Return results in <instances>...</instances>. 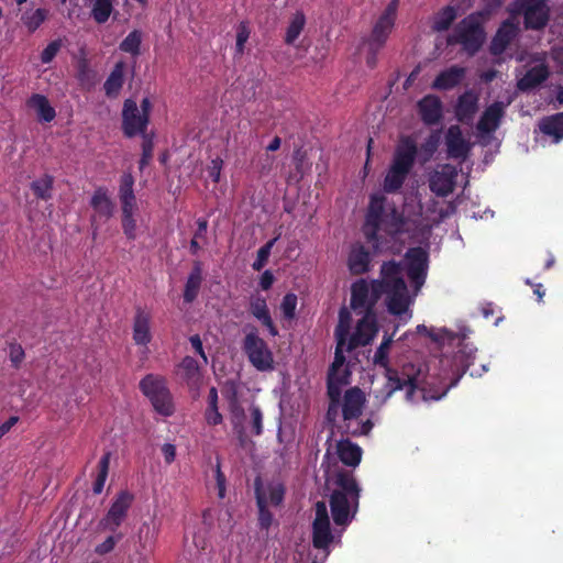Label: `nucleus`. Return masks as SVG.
<instances>
[{
    "instance_id": "bf43d9fd",
    "label": "nucleus",
    "mask_w": 563,
    "mask_h": 563,
    "mask_svg": "<svg viewBox=\"0 0 563 563\" xmlns=\"http://www.w3.org/2000/svg\"><path fill=\"white\" fill-rule=\"evenodd\" d=\"M122 538H123V534L121 532L117 533V534L109 536L103 542L96 545L95 553H97L98 555H106V554L112 552L113 549L115 548L117 543Z\"/></svg>"
},
{
    "instance_id": "69168bd1",
    "label": "nucleus",
    "mask_w": 563,
    "mask_h": 563,
    "mask_svg": "<svg viewBox=\"0 0 563 563\" xmlns=\"http://www.w3.org/2000/svg\"><path fill=\"white\" fill-rule=\"evenodd\" d=\"M252 431L254 435H261L263 433V413L257 406H252Z\"/></svg>"
},
{
    "instance_id": "3c124183",
    "label": "nucleus",
    "mask_w": 563,
    "mask_h": 563,
    "mask_svg": "<svg viewBox=\"0 0 563 563\" xmlns=\"http://www.w3.org/2000/svg\"><path fill=\"white\" fill-rule=\"evenodd\" d=\"M112 9L111 0H96L91 9V16L99 24L106 23Z\"/></svg>"
},
{
    "instance_id": "4c0bfd02",
    "label": "nucleus",
    "mask_w": 563,
    "mask_h": 563,
    "mask_svg": "<svg viewBox=\"0 0 563 563\" xmlns=\"http://www.w3.org/2000/svg\"><path fill=\"white\" fill-rule=\"evenodd\" d=\"M350 372L343 371L342 376H328L327 378V396L329 402L342 401V386L349 384Z\"/></svg>"
},
{
    "instance_id": "052dcab7",
    "label": "nucleus",
    "mask_w": 563,
    "mask_h": 563,
    "mask_svg": "<svg viewBox=\"0 0 563 563\" xmlns=\"http://www.w3.org/2000/svg\"><path fill=\"white\" fill-rule=\"evenodd\" d=\"M383 223H369L368 221H365L363 232L365 235V239L368 243H372L375 249H378L379 246V230L382 228Z\"/></svg>"
},
{
    "instance_id": "b1692460",
    "label": "nucleus",
    "mask_w": 563,
    "mask_h": 563,
    "mask_svg": "<svg viewBox=\"0 0 563 563\" xmlns=\"http://www.w3.org/2000/svg\"><path fill=\"white\" fill-rule=\"evenodd\" d=\"M518 33V26L510 19L505 20L494 35L489 51L493 55L503 54L509 44L515 40Z\"/></svg>"
},
{
    "instance_id": "e2e57ef3",
    "label": "nucleus",
    "mask_w": 563,
    "mask_h": 563,
    "mask_svg": "<svg viewBox=\"0 0 563 563\" xmlns=\"http://www.w3.org/2000/svg\"><path fill=\"white\" fill-rule=\"evenodd\" d=\"M250 29L246 22H241L236 29V44L235 51L238 54L242 55L244 52L245 43L250 37Z\"/></svg>"
},
{
    "instance_id": "338daca9",
    "label": "nucleus",
    "mask_w": 563,
    "mask_h": 563,
    "mask_svg": "<svg viewBox=\"0 0 563 563\" xmlns=\"http://www.w3.org/2000/svg\"><path fill=\"white\" fill-rule=\"evenodd\" d=\"M24 350L18 343H11L9 349V357L13 367L19 368L20 364L24 360Z\"/></svg>"
},
{
    "instance_id": "c9c22d12",
    "label": "nucleus",
    "mask_w": 563,
    "mask_h": 563,
    "mask_svg": "<svg viewBox=\"0 0 563 563\" xmlns=\"http://www.w3.org/2000/svg\"><path fill=\"white\" fill-rule=\"evenodd\" d=\"M540 131L553 137L555 142L563 139V112L544 117L539 123Z\"/></svg>"
},
{
    "instance_id": "ddd939ff",
    "label": "nucleus",
    "mask_w": 563,
    "mask_h": 563,
    "mask_svg": "<svg viewBox=\"0 0 563 563\" xmlns=\"http://www.w3.org/2000/svg\"><path fill=\"white\" fill-rule=\"evenodd\" d=\"M548 0H518V7L523 13V24L527 30H542L550 19Z\"/></svg>"
},
{
    "instance_id": "5fc2aeb1",
    "label": "nucleus",
    "mask_w": 563,
    "mask_h": 563,
    "mask_svg": "<svg viewBox=\"0 0 563 563\" xmlns=\"http://www.w3.org/2000/svg\"><path fill=\"white\" fill-rule=\"evenodd\" d=\"M139 542L140 547L145 551H152L156 541V534L151 530L147 523H143L139 529Z\"/></svg>"
},
{
    "instance_id": "f704fd0d",
    "label": "nucleus",
    "mask_w": 563,
    "mask_h": 563,
    "mask_svg": "<svg viewBox=\"0 0 563 563\" xmlns=\"http://www.w3.org/2000/svg\"><path fill=\"white\" fill-rule=\"evenodd\" d=\"M27 107L34 109L42 122H52L56 117L55 109L49 104L48 99L40 93L32 95L26 102Z\"/></svg>"
},
{
    "instance_id": "f03ea898",
    "label": "nucleus",
    "mask_w": 563,
    "mask_h": 563,
    "mask_svg": "<svg viewBox=\"0 0 563 563\" xmlns=\"http://www.w3.org/2000/svg\"><path fill=\"white\" fill-rule=\"evenodd\" d=\"M391 343L393 334H385L373 357L374 364L385 371L386 383L384 385L385 396L383 397V402L398 390H406V398L409 401L413 400L417 390L421 391L424 399V393L432 391L426 387L427 382L421 365L405 363L401 367L390 366L388 353Z\"/></svg>"
},
{
    "instance_id": "0e129e2a",
    "label": "nucleus",
    "mask_w": 563,
    "mask_h": 563,
    "mask_svg": "<svg viewBox=\"0 0 563 563\" xmlns=\"http://www.w3.org/2000/svg\"><path fill=\"white\" fill-rule=\"evenodd\" d=\"M505 0H483V8L475 15L487 19L496 13L503 5Z\"/></svg>"
},
{
    "instance_id": "c85d7f7f",
    "label": "nucleus",
    "mask_w": 563,
    "mask_h": 563,
    "mask_svg": "<svg viewBox=\"0 0 563 563\" xmlns=\"http://www.w3.org/2000/svg\"><path fill=\"white\" fill-rule=\"evenodd\" d=\"M369 285L365 279H358L351 286V308L354 311L368 312L374 311L369 309L371 302Z\"/></svg>"
},
{
    "instance_id": "4d7b16f0",
    "label": "nucleus",
    "mask_w": 563,
    "mask_h": 563,
    "mask_svg": "<svg viewBox=\"0 0 563 563\" xmlns=\"http://www.w3.org/2000/svg\"><path fill=\"white\" fill-rule=\"evenodd\" d=\"M229 407L232 415V421L243 422L245 413L243 407L240 405L238 397H236V390L234 385L232 384V394L230 396L229 400Z\"/></svg>"
},
{
    "instance_id": "6e6d98bb",
    "label": "nucleus",
    "mask_w": 563,
    "mask_h": 563,
    "mask_svg": "<svg viewBox=\"0 0 563 563\" xmlns=\"http://www.w3.org/2000/svg\"><path fill=\"white\" fill-rule=\"evenodd\" d=\"M344 340L340 339L335 349L334 360L329 368L328 376H342L341 368L345 363V356L342 351Z\"/></svg>"
},
{
    "instance_id": "1a4fd4ad",
    "label": "nucleus",
    "mask_w": 563,
    "mask_h": 563,
    "mask_svg": "<svg viewBox=\"0 0 563 563\" xmlns=\"http://www.w3.org/2000/svg\"><path fill=\"white\" fill-rule=\"evenodd\" d=\"M242 349L247 355L250 363L261 372L273 368V353L267 343L258 336L257 330L253 329L244 336Z\"/></svg>"
},
{
    "instance_id": "de8ad7c7",
    "label": "nucleus",
    "mask_w": 563,
    "mask_h": 563,
    "mask_svg": "<svg viewBox=\"0 0 563 563\" xmlns=\"http://www.w3.org/2000/svg\"><path fill=\"white\" fill-rule=\"evenodd\" d=\"M76 70V78L81 87L90 88L95 85L96 73L90 68L89 62L86 58L78 60Z\"/></svg>"
},
{
    "instance_id": "4468645a",
    "label": "nucleus",
    "mask_w": 563,
    "mask_h": 563,
    "mask_svg": "<svg viewBox=\"0 0 563 563\" xmlns=\"http://www.w3.org/2000/svg\"><path fill=\"white\" fill-rule=\"evenodd\" d=\"M333 541L330 520L324 501L316 504V518L312 522V544L318 550L327 549Z\"/></svg>"
},
{
    "instance_id": "20e7f679",
    "label": "nucleus",
    "mask_w": 563,
    "mask_h": 563,
    "mask_svg": "<svg viewBox=\"0 0 563 563\" xmlns=\"http://www.w3.org/2000/svg\"><path fill=\"white\" fill-rule=\"evenodd\" d=\"M336 489L330 495V509L336 526H346L357 512L361 487L349 471H340L335 476Z\"/></svg>"
},
{
    "instance_id": "aec40b11",
    "label": "nucleus",
    "mask_w": 563,
    "mask_h": 563,
    "mask_svg": "<svg viewBox=\"0 0 563 563\" xmlns=\"http://www.w3.org/2000/svg\"><path fill=\"white\" fill-rule=\"evenodd\" d=\"M152 313L142 307L135 308L132 338L136 345L146 346L152 341Z\"/></svg>"
},
{
    "instance_id": "2f4dec72",
    "label": "nucleus",
    "mask_w": 563,
    "mask_h": 563,
    "mask_svg": "<svg viewBox=\"0 0 563 563\" xmlns=\"http://www.w3.org/2000/svg\"><path fill=\"white\" fill-rule=\"evenodd\" d=\"M134 177L130 172H124L120 177L119 200L121 209L137 208L136 196L134 194Z\"/></svg>"
},
{
    "instance_id": "c03bdc74",
    "label": "nucleus",
    "mask_w": 563,
    "mask_h": 563,
    "mask_svg": "<svg viewBox=\"0 0 563 563\" xmlns=\"http://www.w3.org/2000/svg\"><path fill=\"white\" fill-rule=\"evenodd\" d=\"M385 210V197L384 196H377L373 195L371 197L367 212L365 216V221H368L369 223H373L376 225V223H383V214Z\"/></svg>"
},
{
    "instance_id": "423d86ee",
    "label": "nucleus",
    "mask_w": 563,
    "mask_h": 563,
    "mask_svg": "<svg viewBox=\"0 0 563 563\" xmlns=\"http://www.w3.org/2000/svg\"><path fill=\"white\" fill-rule=\"evenodd\" d=\"M398 5L399 0H390L364 41L367 45L366 65L372 69L376 67L378 53L384 48L394 30Z\"/></svg>"
},
{
    "instance_id": "774afa93",
    "label": "nucleus",
    "mask_w": 563,
    "mask_h": 563,
    "mask_svg": "<svg viewBox=\"0 0 563 563\" xmlns=\"http://www.w3.org/2000/svg\"><path fill=\"white\" fill-rule=\"evenodd\" d=\"M269 503L273 506H278L284 500L285 488L282 484L271 485L268 487Z\"/></svg>"
},
{
    "instance_id": "a878e982",
    "label": "nucleus",
    "mask_w": 563,
    "mask_h": 563,
    "mask_svg": "<svg viewBox=\"0 0 563 563\" xmlns=\"http://www.w3.org/2000/svg\"><path fill=\"white\" fill-rule=\"evenodd\" d=\"M549 66L545 63H540L529 68L526 74L520 79H518L517 88L522 92L531 91L542 85L549 78Z\"/></svg>"
},
{
    "instance_id": "a18cd8bd",
    "label": "nucleus",
    "mask_w": 563,
    "mask_h": 563,
    "mask_svg": "<svg viewBox=\"0 0 563 563\" xmlns=\"http://www.w3.org/2000/svg\"><path fill=\"white\" fill-rule=\"evenodd\" d=\"M137 208L121 209V225L124 235L128 240L134 241L136 239V220L135 211Z\"/></svg>"
},
{
    "instance_id": "8fccbe9b",
    "label": "nucleus",
    "mask_w": 563,
    "mask_h": 563,
    "mask_svg": "<svg viewBox=\"0 0 563 563\" xmlns=\"http://www.w3.org/2000/svg\"><path fill=\"white\" fill-rule=\"evenodd\" d=\"M47 18V10L38 8L31 13H24L22 21L30 33L35 32Z\"/></svg>"
},
{
    "instance_id": "ea45409f",
    "label": "nucleus",
    "mask_w": 563,
    "mask_h": 563,
    "mask_svg": "<svg viewBox=\"0 0 563 563\" xmlns=\"http://www.w3.org/2000/svg\"><path fill=\"white\" fill-rule=\"evenodd\" d=\"M408 175H409L408 173L390 165V167L384 178V181H383V188H384L385 192L395 194L398 190H400V188L405 184Z\"/></svg>"
},
{
    "instance_id": "7c9ffc66",
    "label": "nucleus",
    "mask_w": 563,
    "mask_h": 563,
    "mask_svg": "<svg viewBox=\"0 0 563 563\" xmlns=\"http://www.w3.org/2000/svg\"><path fill=\"white\" fill-rule=\"evenodd\" d=\"M362 449L349 439H342L336 443V455L346 466L356 467L362 460Z\"/></svg>"
},
{
    "instance_id": "5701e85b",
    "label": "nucleus",
    "mask_w": 563,
    "mask_h": 563,
    "mask_svg": "<svg viewBox=\"0 0 563 563\" xmlns=\"http://www.w3.org/2000/svg\"><path fill=\"white\" fill-rule=\"evenodd\" d=\"M372 256L369 251L361 243L351 246L347 256V267L352 275H363L369 272Z\"/></svg>"
},
{
    "instance_id": "09e8293b",
    "label": "nucleus",
    "mask_w": 563,
    "mask_h": 563,
    "mask_svg": "<svg viewBox=\"0 0 563 563\" xmlns=\"http://www.w3.org/2000/svg\"><path fill=\"white\" fill-rule=\"evenodd\" d=\"M142 43V32L133 30L120 43L119 48L124 53H129L132 56L140 55V48Z\"/></svg>"
},
{
    "instance_id": "37998d69",
    "label": "nucleus",
    "mask_w": 563,
    "mask_h": 563,
    "mask_svg": "<svg viewBox=\"0 0 563 563\" xmlns=\"http://www.w3.org/2000/svg\"><path fill=\"white\" fill-rule=\"evenodd\" d=\"M53 186L54 177L45 174L31 183V190L37 199L46 201L52 198Z\"/></svg>"
},
{
    "instance_id": "412c9836",
    "label": "nucleus",
    "mask_w": 563,
    "mask_h": 563,
    "mask_svg": "<svg viewBox=\"0 0 563 563\" xmlns=\"http://www.w3.org/2000/svg\"><path fill=\"white\" fill-rule=\"evenodd\" d=\"M478 111V95L468 89L459 96L454 107V114L459 122L468 124Z\"/></svg>"
},
{
    "instance_id": "dca6fc26",
    "label": "nucleus",
    "mask_w": 563,
    "mask_h": 563,
    "mask_svg": "<svg viewBox=\"0 0 563 563\" xmlns=\"http://www.w3.org/2000/svg\"><path fill=\"white\" fill-rule=\"evenodd\" d=\"M456 176L457 170L453 165H442L439 170L430 175V190L438 197H446L454 190Z\"/></svg>"
},
{
    "instance_id": "a19ab883",
    "label": "nucleus",
    "mask_w": 563,
    "mask_h": 563,
    "mask_svg": "<svg viewBox=\"0 0 563 563\" xmlns=\"http://www.w3.org/2000/svg\"><path fill=\"white\" fill-rule=\"evenodd\" d=\"M457 16L456 9L452 5H446L435 13L432 22V30L435 32H444L450 29L452 23Z\"/></svg>"
},
{
    "instance_id": "2eb2a0df",
    "label": "nucleus",
    "mask_w": 563,
    "mask_h": 563,
    "mask_svg": "<svg viewBox=\"0 0 563 563\" xmlns=\"http://www.w3.org/2000/svg\"><path fill=\"white\" fill-rule=\"evenodd\" d=\"M362 313L363 317L357 322L355 331L350 338L347 351L369 344L378 331L375 311Z\"/></svg>"
},
{
    "instance_id": "f257e3e1",
    "label": "nucleus",
    "mask_w": 563,
    "mask_h": 563,
    "mask_svg": "<svg viewBox=\"0 0 563 563\" xmlns=\"http://www.w3.org/2000/svg\"><path fill=\"white\" fill-rule=\"evenodd\" d=\"M417 332L427 335L440 346L449 345L456 347L452 358L443 356L440 361L443 367L450 365V382L433 393H424V400H439L444 397L451 388L459 384L460 379L468 369L470 375L473 377H481L488 371L486 364H479L478 367H475V353L477 349L468 342L465 332L454 333L445 328L434 330L429 329L424 324L417 325Z\"/></svg>"
},
{
    "instance_id": "7ed1b4c3",
    "label": "nucleus",
    "mask_w": 563,
    "mask_h": 563,
    "mask_svg": "<svg viewBox=\"0 0 563 563\" xmlns=\"http://www.w3.org/2000/svg\"><path fill=\"white\" fill-rule=\"evenodd\" d=\"M369 285V309H375L377 301L385 294L386 305L391 314L405 313L409 306L406 282L402 278L401 264L396 261L384 262L380 267V279H374Z\"/></svg>"
},
{
    "instance_id": "6e6552de",
    "label": "nucleus",
    "mask_w": 563,
    "mask_h": 563,
    "mask_svg": "<svg viewBox=\"0 0 563 563\" xmlns=\"http://www.w3.org/2000/svg\"><path fill=\"white\" fill-rule=\"evenodd\" d=\"M485 31L474 13L464 18L455 26L454 33L448 37V44H460L470 55H475L483 46Z\"/></svg>"
},
{
    "instance_id": "39448f33",
    "label": "nucleus",
    "mask_w": 563,
    "mask_h": 563,
    "mask_svg": "<svg viewBox=\"0 0 563 563\" xmlns=\"http://www.w3.org/2000/svg\"><path fill=\"white\" fill-rule=\"evenodd\" d=\"M365 394L360 387H351L345 390L341 401L342 424L338 430L345 435L361 437L367 435L372 431L374 423L371 419L358 422L365 405Z\"/></svg>"
},
{
    "instance_id": "cd10ccee",
    "label": "nucleus",
    "mask_w": 563,
    "mask_h": 563,
    "mask_svg": "<svg viewBox=\"0 0 563 563\" xmlns=\"http://www.w3.org/2000/svg\"><path fill=\"white\" fill-rule=\"evenodd\" d=\"M466 69L454 65L442 71L434 78L431 87L437 90H451L459 86L465 78Z\"/></svg>"
},
{
    "instance_id": "4be33fe9",
    "label": "nucleus",
    "mask_w": 563,
    "mask_h": 563,
    "mask_svg": "<svg viewBox=\"0 0 563 563\" xmlns=\"http://www.w3.org/2000/svg\"><path fill=\"white\" fill-rule=\"evenodd\" d=\"M446 153L450 158L465 159L470 153V143L464 139L459 125H451L445 135Z\"/></svg>"
},
{
    "instance_id": "473e14b6",
    "label": "nucleus",
    "mask_w": 563,
    "mask_h": 563,
    "mask_svg": "<svg viewBox=\"0 0 563 563\" xmlns=\"http://www.w3.org/2000/svg\"><path fill=\"white\" fill-rule=\"evenodd\" d=\"M124 62H118L103 84L104 93L109 98H117L124 84Z\"/></svg>"
},
{
    "instance_id": "6ab92c4d",
    "label": "nucleus",
    "mask_w": 563,
    "mask_h": 563,
    "mask_svg": "<svg viewBox=\"0 0 563 563\" xmlns=\"http://www.w3.org/2000/svg\"><path fill=\"white\" fill-rule=\"evenodd\" d=\"M90 207L93 209L95 214L91 217L92 227L95 223L100 221H108L113 217L114 203L109 197L108 189L103 186L98 187L90 199Z\"/></svg>"
},
{
    "instance_id": "bb28decb",
    "label": "nucleus",
    "mask_w": 563,
    "mask_h": 563,
    "mask_svg": "<svg viewBox=\"0 0 563 563\" xmlns=\"http://www.w3.org/2000/svg\"><path fill=\"white\" fill-rule=\"evenodd\" d=\"M250 312L267 328L272 336L278 335V329L273 322L266 299L263 296L255 294L250 297Z\"/></svg>"
},
{
    "instance_id": "58836bf2",
    "label": "nucleus",
    "mask_w": 563,
    "mask_h": 563,
    "mask_svg": "<svg viewBox=\"0 0 563 563\" xmlns=\"http://www.w3.org/2000/svg\"><path fill=\"white\" fill-rule=\"evenodd\" d=\"M306 23L307 20L305 13L302 11H296L289 19L284 42L287 45H292L300 36L306 26Z\"/></svg>"
},
{
    "instance_id": "13d9d810",
    "label": "nucleus",
    "mask_w": 563,
    "mask_h": 563,
    "mask_svg": "<svg viewBox=\"0 0 563 563\" xmlns=\"http://www.w3.org/2000/svg\"><path fill=\"white\" fill-rule=\"evenodd\" d=\"M63 46V41L60 38L54 40L42 51L41 53V62L43 64H49L56 57L58 52Z\"/></svg>"
},
{
    "instance_id": "864d4df0",
    "label": "nucleus",
    "mask_w": 563,
    "mask_h": 563,
    "mask_svg": "<svg viewBox=\"0 0 563 563\" xmlns=\"http://www.w3.org/2000/svg\"><path fill=\"white\" fill-rule=\"evenodd\" d=\"M404 225V217L399 214L396 210H393L390 219L385 222L384 231L391 236H396L402 233Z\"/></svg>"
},
{
    "instance_id": "9d476101",
    "label": "nucleus",
    "mask_w": 563,
    "mask_h": 563,
    "mask_svg": "<svg viewBox=\"0 0 563 563\" xmlns=\"http://www.w3.org/2000/svg\"><path fill=\"white\" fill-rule=\"evenodd\" d=\"M121 118V130L125 137L133 139L148 133L150 118L140 112L135 100L131 98L124 100Z\"/></svg>"
},
{
    "instance_id": "e433bc0d",
    "label": "nucleus",
    "mask_w": 563,
    "mask_h": 563,
    "mask_svg": "<svg viewBox=\"0 0 563 563\" xmlns=\"http://www.w3.org/2000/svg\"><path fill=\"white\" fill-rule=\"evenodd\" d=\"M255 497L258 508V526L262 530H268L273 522V514L267 508V499L262 490L260 479L255 482Z\"/></svg>"
},
{
    "instance_id": "a211bd4d",
    "label": "nucleus",
    "mask_w": 563,
    "mask_h": 563,
    "mask_svg": "<svg viewBox=\"0 0 563 563\" xmlns=\"http://www.w3.org/2000/svg\"><path fill=\"white\" fill-rule=\"evenodd\" d=\"M421 121L428 125H437L443 119V103L435 95H427L417 103Z\"/></svg>"
},
{
    "instance_id": "603ef678",
    "label": "nucleus",
    "mask_w": 563,
    "mask_h": 563,
    "mask_svg": "<svg viewBox=\"0 0 563 563\" xmlns=\"http://www.w3.org/2000/svg\"><path fill=\"white\" fill-rule=\"evenodd\" d=\"M279 239V235L267 241L263 246H261L257 251L256 258L252 264V268L256 272H260L263 269V267L267 264L268 258L272 253V249L274 247L275 243Z\"/></svg>"
},
{
    "instance_id": "79ce46f5",
    "label": "nucleus",
    "mask_w": 563,
    "mask_h": 563,
    "mask_svg": "<svg viewBox=\"0 0 563 563\" xmlns=\"http://www.w3.org/2000/svg\"><path fill=\"white\" fill-rule=\"evenodd\" d=\"M218 390L216 387H211L208 394V406L205 411V419L209 426H218L223 421V417L219 411L218 407Z\"/></svg>"
},
{
    "instance_id": "72a5a7b5",
    "label": "nucleus",
    "mask_w": 563,
    "mask_h": 563,
    "mask_svg": "<svg viewBox=\"0 0 563 563\" xmlns=\"http://www.w3.org/2000/svg\"><path fill=\"white\" fill-rule=\"evenodd\" d=\"M178 373L188 387L196 388L199 386L201 374L198 362L192 356H185L181 360L178 365Z\"/></svg>"
},
{
    "instance_id": "c756f323",
    "label": "nucleus",
    "mask_w": 563,
    "mask_h": 563,
    "mask_svg": "<svg viewBox=\"0 0 563 563\" xmlns=\"http://www.w3.org/2000/svg\"><path fill=\"white\" fill-rule=\"evenodd\" d=\"M202 279V263L195 261L184 287L183 298L186 303H191L197 299Z\"/></svg>"
},
{
    "instance_id": "f8f14e48",
    "label": "nucleus",
    "mask_w": 563,
    "mask_h": 563,
    "mask_svg": "<svg viewBox=\"0 0 563 563\" xmlns=\"http://www.w3.org/2000/svg\"><path fill=\"white\" fill-rule=\"evenodd\" d=\"M132 503L133 495L128 490H121L112 501L104 517L99 521L98 527L102 530L115 532L125 520Z\"/></svg>"
},
{
    "instance_id": "9b49d317",
    "label": "nucleus",
    "mask_w": 563,
    "mask_h": 563,
    "mask_svg": "<svg viewBox=\"0 0 563 563\" xmlns=\"http://www.w3.org/2000/svg\"><path fill=\"white\" fill-rule=\"evenodd\" d=\"M406 274L416 290H419L427 278L429 254L420 246L410 247L405 254Z\"/></svg>"
},
{
    "instance_id": "0eeeda50",
    "label": "nucleus",
    "mask_w": 563,
    "mask_h": 563,
    "mask_svg": "<svg viewBox=\"0 0 563 563\" xmlns=\"http://www.w3.org/2000/svg\"><path fill=\"white\" fill-rule=\"evenodd\" d=\"M139 388L150 400L155 412L163 417H172L175 413L174 397L164 376L147 374L140 380Z\"/></svg>"
},
{
    "instance_id": "f3484780",
    "label": "nucleus",
    "mask_w": 563,
    "mask_h": 563,
    "mask_svg": "<svg viewBox=\"0 0 563 563\" xmlns=\"http://www.w3.org/2000/svg\"><path fill=\"white\" fill-rule=\"evenodd\" d=\"M417 153L415 140L410 136L402 137L395 150L390 165L409 174L415 165Z\"/></svg>"
},
{
    "instance_id": "393cba45",
    "label": "nucleus",
    "mask_w": 563,
    "mask_h": 563,
    "mask_svg": "<svg viewBox=\"0 0 563 563\" xmlns=\"http://www.w3.org/2000/svg\"><path fill=\"white\" fill-rule=\"evenodd\" d=\"M505 114V106L500 101H495L488 106L477 122V130L483 134L495 132Z\"/></svg>"
},
{
    "instance_id": "49530a36",
    "label": "nucleus",
    "mask_w": 563,
    "mask_h": 563,
    "mask_svg": "<svg viewBox=\"0 0 563 563\" xmlns=\"http://www.w3.org/2000/svg\"><path fill=\"white\" fill-rule=\"evenodd\" d=\"M111 460V452H106L98 463V475L92 486L93 494L99 495L102 493L104 483L108 477L109 466Z\"/></svg>"
},
{
    "instance_id": "680f3d73",
    "label": "nucleus",
    "mask_w": 563,
    "mask_h": 563,
    "mask_svg": "<svg viewBox=\"0 0 563 563\" xmlns=\"http://www.w3.org/2000/svg\"><path fill=\"white\" fill-rule=\"evenodd\" d=\"M297 307V296L295 294H286L283 298L280 309L283 312V316L286 319H292L295 317Z\"/></svg>"
}]
</instances>
